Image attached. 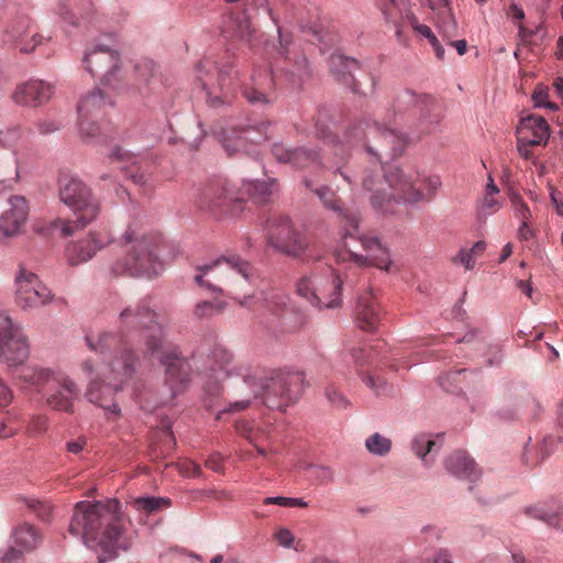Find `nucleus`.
<instances>
[{
	"instance_id": "obj_1",
	"label": "nucleus",
	"mask_w": 563,
	"mask_h": 563,
	"mask_svg": "<svg viewBox=\"0 0 563 563\" xmlns=\"http://www.w3.org/2000/svg\"><path fill=\"white\" fill-rule=\"evenodd\" d=\"M69 531L81 536L85 544L98 552L99 563L115 558L122 545L120 538L123 533L119 500L78 503Z\"/></svg>"
},
{
	"instance_id": "obj_2",
	"label": "nucleus",
	"mask_w": 563,
	"mask_h": 563,
	"mask_svg": "<svg viewBox=\"0 0 563 563\" xmlns=\"http://www.w3.org/2000/svg\"><path fill=\"white\" fill-rule=\"evenodd\" d=\"M157 314L145 303L130 306L120 313V324L128 331L143 329L147 353L155 356L164 366L165 382L173 396L184 391L190 383V364L179 357L175 349L165 340L164 331L156 320Z\"/></svg>"
},
{
	"instance_id": "obj_3",
	"label": "nucleus",
	"mask_w": 563,
	"mask_h": 563,
	"mask_svg": "<svg viewBox=\"0 0 563 563\" xmlns=\"http://www.w3.org/2000/svg\"><path fill=\"white\" fill-rule=\"evenodd\" d=\"M86 341L90 350L95 352L114 353L108 365L109 378L112 382L104 384L100 378L92 379L87 388L86 397L91 404L103 408L114 417H119L120 408L114 400V395L133 376L137 358L122 335L103 332L98 335H87Z\"/></svg>"
},
{
	"instance_id": "obj_4",
	"label": "nucleus",
	"mask_w": 563,
	"mask_h": 563,
	"mask_svg": "<svg viewBox=\"0 0 563 563\" xmlns=\"http://www.w3.org/2000/svg\"><path fill=\"white\" fill-rule=\"evenodd\" d=\"M418 175L406 173L399 167H390L385 170V183L388 190H376L369 201L373 209L382 214H395L401 205H415L423 200L432 199L442 185L440 176L427 177V192L416 188Z\"/></svg>"
},
{
	"instance_id": "obj_5",
	"label": "nucleus",
	"mask_w": 563,
	"mask_h": 563,
	"mask_svg": "<svg viewBox=\"0 0 563 563\" xmlns=\"http://www.w3.org/2000/svg\"><path fill=\"white\" fill-rule=\"evenodd\" d=\"M434 110L435 102L429 108L419 111L420 117L418 128L416 131L411 132L396 131L395 129L380 125L377 122H374L373 124L367 123V132L365 133L366 142L364 143L366 152L373 156L374 161H380L378 153L375 152L374 147L368 143L369 140L378 139L380 146L389 150L388 156L390 158L399 156L408 144L417 142L423 135L431 134L439 129L443 117L441 113L434 112Z\"/></svg>"
},
{
	"instance_id": "obj_6",
	"label": "nucleus",
	"mask_w": 563,
	"mask_h": 563,
	"mask_svg": "<svg viewBox=\"0 0 563 563\" xmlns=\"http://www.w3.org/2000/svg\"><path fill=\"white\" fill-rule=\"evenodd\" d=\"M58 196L73 210L75 217L74 220H59L64 235H71L76 230L84 229L100 213L98 198L77 176L67 173L59 175Z\"/></svg>"
},
{
	"instance_id": "obj_7",
	"label": "nucleus",
	"mask_w": 563,
	"mask_h": 563,
	"mask_svg": "<svg viewBox=\"0 0 563 563\" xmlns=\"http://www.w3.org/2000/svg\"><path fill=\"white\" fill-rule=\"evenodd\" d=\"M303 389L302 373L277 369L265 378L261 397L268 408L285 410L301 397Z\"/></svg>"
},
{
	"instance_id": "obj_8",
	"label": "nucleus",
	"mask_w": 563,
	"mask_h": 563,
	"mask_svg": "<svg viewBox=\"0 0 563 563\" xmlns=\"http://www.w3.org/2000/svg\"><path fill=\"white\" fill-rule=\"evenodd\" d=\"M342 278L340 271H332L331 276L311 273L302 276L296 285L297 294L319 309L336 308L341 305Z\"/></svg>"
},
{
	"instance_id": "obj_9",
	"label": "nucleus",
	"mask_w": 563,
	"mask_h": 563,
	"mask_svg": "<svg viewBox=\"0 0 563 563\" xmlns=\"http://www.w3.org/2000/svg\"><path fill=\"white\" fill-rule=\"evenodd\" d=\"M84 64L93 77H100L103 86L114 91L122 87L123 69L117 49L99 43L92 44L85 54Z\"/></svg>"
},
{
	"instance_id": "obj_10",
	"label": "nucleus",
	"mask_w": 563,
	"mask_h": 563,
	"mask_svg": "<svg viewBox=\"0 0 563 563\" xmlns=\"http://www.w3.org/2000/svg\"><path fill=\"white\" fill-rule=\"evenodd\" d=\"M200 272L195 280L200 286H206L213 291H222L216 283L234 284L240 276L249 279L252 276V266L239 256L221 257L211 264L198 267Z\"/></svg>"
},
{
	"instance_id": "obj_11",
	"label": "nucleus",
	"mask_w": 563,
	"mask_h": 563,
	"mask_svg": "<svg viewBox=\"0 0 563 563\" xmlns=\"http://www.w3.org/2000/svg\"><path fill=\"white\" fill-rule=\"evenodd\" d=\"M199 80L207 95V103L212 108L229 104L235 98L234 76L231 70H218L211 60L198 65Z\"/></svg>"
},
{
	"instance_id": "obj_12",
	"label": "nucleus",
	"mask_w": 563,
	"mask_h": 563,
	"mask_svg": "<svg viewBox=\"0 0 563 563\" xmlns=\"http://www.w3.org/2000/svg\"><path fill=\"white\" fill-rule=\"evenodd\" d=\"M242 192L225 178H214L203 184L197 191L195 205L214 214L233 212L230 207L243 201Z\"/></svg>"
},
{
	"instance_id": "obj_13",
	"label": "nucleus",
	"mask_w": 563,
	"mask_h": 563,
	"mask_svg": "<svg viewBox=\"0 0 563 563\" xmlns=\"http://www.w3.org/2000/svg\"><path fill=\"white\" fill-rule=\"evenodd\" d=\"M30 355L26 336L9 316L0 312V360L9 367L23 364Z\"/></svg>"
},
{
	"instance_id": "obj_14",
	"label": "nucleus",
	"mask_w": 563,
	"mask_h": 563,
	"mask_svg": "<svg viewBox=\"0 0 563 563\" xmlns=\"http://www.w3.org/2000/svg\"><path fill=\"white\" fill-rule=\"evenodd\" d=\"M112 106V98L106 96L100 88H95L82 96L77 107L81 135L85 137L99 135L98 120L102 119L106 110Z\"/></svg>"
},
{
	"instance_id": "obj_15",
	"label": "nucleus",
	"mask_w": 563,
	"mask_h": 563,
	"mask_svg": "<svg viewBox=\"0 0 563 563\" xmlns=\"http://www.w3.org/2000/svg\"><path fill=\"white\" fill-rule=\"evenodd\" d=\"M267 241L279 252L300 256L308 246L307 238L297 231L287 217H276L267 224Z\"/></svg>"
},
{
	"instance_id": "obj_16",
	"label": "nucleus",
	"mask_w": 563,
	"mask_h": 563,
	"mask_svg": "<svg viewBox=\"0 0 563 563\" xmlns=\"http://www.w3.org/2000/svg\"><path fill=\"white\" fill-rule=\"evenodd\" d=\"M15 285V302L23 310L38 308L53 299L47 286L34 273L24 268L16 275Z\"/></svg>"
},
{
	"instance_id": "obj_17",
	"label": "nucleus",
	"mask_w": 563,
	"mask_h": 563,
	"mask_svg": "<svg viewBox=\"0 0 563 563\" xmlns=\"http://www.w3.org/2000/svg\"><path fill=\"white\" fill-rule=\"evenodd\" d=\"M316 195L322 200L325 208L333 210L342 223V241L334 249L333 256L338 265L351 266L352 251L346 247L345 239L350 235V219L347 210L343 209L341 200L328 187L314 189Z\"/></svg>"
},
{
	"instance_id": "obj_18",
	"label": "nucleus",
	"mask_w": 563,
	"mask_h": 563,
	"mask_svg": "<svg viewBox=\"0 0 563 563\" xmlns=\"http://www.w3.org/2000/svg\"><path fill=\"white\" fill-rule=\"evenodd\" d=\"M114 241L109 229L91 231L88 235L66 247V257L70 265L76 266L91 260L97 252Z\"/></svg>"
},
{
	"instance_id": "obj_19",
	"label": "nucleus",
	"mask_w": 563,
	"mask_h": 563,
	"mask_svg": "<svg viewBox=\"0 0 563 563\" xmlns=\"http://www.w3.org/2000/svg\"><path fill=\"white\" fill-rule=\"evenodd\" d=\"M356 230V224L354 223V231ZM354 240H356L363 251L364 254L354 253V265L357 266H373L380 271L389 272L393 260L389 254L387 247H385L380 240L375 235L369 234H358L354 233Z\"/></svg>"
},
{
	"instance_id": "obj_20",
	"label": "nucleus",
	"mask_w": 563,
	"mask_h": 563,
	"mask_svg": "<svg viewBox=\"0 0 563 563\" xmlns=\"http://www.w3.org/2000/svg\"><path fill=\"white\" fill-rule=\"evenodd\" d=\"M269 123H261L258 126H245L240 130L231 128L221 133L220 141L229 155L241 152L247 153L249 143L258 144L268 139Z\"/></svg>"
},
{
	"instance_id": "obj_21",
	"label": "nucleus",
	"mask_w": 563,
	"mask_h": 563,
	"mask_svg": "<svg viewBox=\"0 0 563 563\" xmlns=\"http://www.w3.org/2000/svg\"><path fill=\"white\" fill-rule=\"evenodd\" d=\"M13 547L2 559V563H24V553L35 551L43 541L41 531L33 525L22 522L12 531Z\"/></svg>"
},
{
	"instance_id": "obj_22",
	"label": "nucleus",
	"mask_w": 563,
	"mask_h": 563,
	"mask_svg": "<svg viewBox=\"0 0 563 563\" xmlns=\"http://www.w3.org/2000/svg\"><path fill=\"white\" fill-rule=\"evenodd\" d=\"M234 299L239 306L257 313L258 317H265L266 313L277 316L287 303L286 295L278 289L261 290L250 296Z\"/></svg>"
},
{
	"instance_id": "obj_23",
	"label": "nucleus",
	"mask_w": 563,
	"mask_h": 563,
	"mask_svg": "<svg viewBox=\"0 0 563 563\" xmlns=\"http://www.w3.org/2000/svg\"><path fill=\"white\" fill-rule=\"evenodd\" d=\"M379 9L386 24L395 32L397 41L405 45L407 37L404 27L410 25L415 19L409 0H380Z\"/></svg>"
},
{
	"instance_id": "obj_24",
	"label": "nucleus",
	"mask_w": 563,
	"mask_h": 563,
	"mask_svg": "<svg viewBox=\"0 0 563 563\" xmlns=\"http://www.w3.org/2000/svg\"><path fill=\"white\" fill-rule=\"evenodd\" d=\"M122 87L117 92L125 89H136L143 97H147L158 85L156 66L151 59H142L135 64L133 71L126 75L121 74Z\"/></svg>"
},
{
	"instance_id": "obj_25",
	"label": "nucleus",
	"mask_w": 563,
	"mask_h": 563,
	"mask_svg": "<svg viewBox=\"0 0 563 563\" xmlns=\"http://www.w3.org/2000/svg\"><path fill=\"white\" fill-rule=\"evenodd\" d=\"M268 14L273 22L278 25V16L273 8H268ZM279 36L278 54L284 58L287 64V71L295 76L301 77L308 73V62L301 49L292 46L291 35L283 33L282 29L277 26Z\"/></svg>"
},
{
	"instance_id": "obj_26",
	"label": "nucleus",
	"mask_w": 563,
	"mask_h": 563,
	"mask_svg": "<svg viewBox=\"0 0 563 563\" xmlns=\"http://www.w3.org/2000/svg\"><path fill=\"white\" fill-rule=\"evenodd\" d=\"M113 156L122 162L121 169L134 184L144 186L151 179L154 170V161L147 155H134L121 148L113 152Z\"/></svg>"
},
{
	"instance_id": "obj_27",
	"label": "nucleus",
	"mask_w": 563,
	"mask_h": 563,
	"mask_svg": "<svg viewBox=\"0 0 563 563\" xmlns=\"http://www.w3.org/2000/svg\"><path fill=\"white\" fill-rule=\"evenodd\" d=\"M10 209L0 216V242L18 235L25 223L29 207L24 197L12 196L9 199Z\"/></svg>"
},
{
	"instance_id": "obj_28",
	"label": "nucleus",
	"mask_w": 563,
	"mask_h": 563,
	"mask_svg": "<svg viewBox=\"0 0 563 563\" xmlns=\"http://www.w3.org/2000/svg\"><path fill=\"white\" fill-rule=\"evenodd\" d=\"M162 268V264L157 262L153 250H150L143 241H140L128 255V263L122 272H128L131 275L144 274L152 277L157 275Z\"/></svg>"
},
{
	"instance_id": "obj_29",
	"label": "nucleus",
	"mask_w": 563,
	"mask_h": 563,
	"mask_svg": "<svg viewBox=\"0 0 563 563\" xmlns=\"http://www.w3.org/2000/svg\"><path fill=\"white\" fill-rule=\"evenodd\" d=\"M56 390L45 397V404L53 410L66 413L74 412V400L79 395V388L68 376L62 375L55 383Z\"/></svg>"
},
{
	"instance_id": "obj_30",
	"label": "nucleus",
	"mask_w": 563,
	"mask_h": 563,
	"mask_svg": "<svg viewBox=\"0 0 563 563\" xmlns=\"http://www.w3.org/2000/svg\"><path fill=\"white\" fill-rule=\"evenodd\" d=\"M434 103V98L411 88H402L395 92L391 110L396 117H404L412 110L422 111Z\"/></svg>"
},
{
	"instance_id": "obj_31",
	"label": "nucleus",
	"mask_w": 563,
	"mask_h": 563,
	"mask_svg": "<svg viewBox=\"0 0 563 563\" xmlns=\"http://www.w3.org/2000/svg\"><path fill=\"white\" fill-rule=\"evenodd\" d=\"M54 93V86L43 80H30L16 87L12 98L16 104L38 106L47 102Z\"/></svg>"
},
{
	"instance_id": "obj_32",
	"label": "nucleus",
	"mask_w": 563,
	"mask_h": 563,
	"mask_svg": "<svg viewBox=\"0 0 563 563\" xmlns=\"http://www.w3.org/2000/svg\"><path fill=\"white\" fill-rule=\"evenodd\" d=\"M550 126L547 120L538 114L522 117L516 129V139H527L537 145L545 146L550 139Z\"/></svg>"
},
{
	"instance_id": "obj_33",
	"label": "nucleus",
	"mask_w": 563,
	"mask_h": 563,
	"mask_svg": "<svg viewBox=\"0 0 563 563\" xmlns=\"http://www.w3.org/2000/svg\"><path fill=\"white\" fill-rule=\"evenodd\" d=\"M273 89V76L267 71H263L252 76V85L244 86L242 88V95L254 106H265L272 103L274 100Z\"/></svg>"
},
{
	"instance_id": "obj_34",
	"label": "nucleus",
	"mask_w": 563,
	"mask_h": 563,
	"mask_svg": "<svg viewBox=\"0 0 563 563\" xmlns=\"http://www.w3.org/2000/svg\"><path fill=\"white\" fill-rule=\"evenodd\" d=\"M445 470L454 477L474 483L482 477L475 461L464 451H456L444 461Z\"/></svg>"
},
{
	"instance_id": "obj_35",
	"label": "nucleus",
	"mask_w": 563,
	"mask_h": 563,
	"mask_svg": "<svg viewBox=\"0 0 563 563\" xmlns=\"http://www.w3.org/2000/svg\"><path fill=\"white\" fill-rule=\"evenodd\" d=\"M378 322V305L371 291L358 297L354 307V323L366 332L376 330Z\"/></svg>"
},
{
	"instance_id": "obj_36",
	"label": "nucleus",
	"mask_w": 563,
	"mask_h": 563,
	"mask_svg": "<svg viewBox=\"0 0 563 563\" xmlns=\"http://www.w3.org/2000/svg\"><path fill=\"white\" fill-rule=\"evenodd\" d=\"M273 156L284 164H290L294 167L303 168L317 162L319 155L314 150L307 147L290 148L284 144H274L272 147Z\"/></svg>"
},
{
	"instance_id": "obj_37",
	"label": "nucleus",
	"mask_w": 563,
	"mask_h": 563,
	"mask_svg": "<svg viewBox=\"0 0 563 563\" xmlns=\"http://www.w3.org/2000/svg\"><path fill=\"white\" fill-rule=\"evenodd\" d=\"M60 376V374L46 367L26 366L21 369L18 379L34 388L37 393H43L46 388L55 386Z\"/></svg>"
},
{
	"instance_id": "obj_38",
	"label": "nucleus",
	"mask_w": 563,
	"mask_h": 563,
	"mask_svg": "<svg viewBox=\"0 0 563 563\" xmlns=\"http://www.w3.org/2000/svg\"><path fill=\"white\" fill-rule=\"evenodd\" d=\"M213 364L210 366V373L217 378H228L232 374L246 376L243 373V366L234 363L233 354L223 346H216L211 352Z\"/></svg>"
},
{
	"instance_id": "obj_39",
	"label": "nucleus",
	"mask_w": 563,
	"mask_h": 563,
	"mask_svg": "<svg viewBox=\"0 0 563 563\" xmlns=\"http://www.w3.org/2000/svg\"><path fill=\"white\" fill-rule=\"evenodd\" d=\"M243 187L249 197L256 203H266L278 190V183L275 178H269L267 181H247Z\"/></svg>"
},
{
	"instance_id": "obj_40",
	"label": "nucleus",
	"mask_w": 563,
	"mask_h": 563,
	"mask_svg": "<svg viewBox=\"0 0 563 563\" xmlns=\"http://www.w3.org/2000/svg\"><path fill=\"white\" fill-rule=\"evenodd\" d=\"M554 438L551 435H548L543 438L541 444L538 449L531 446V438H529L527 444L525 445L523 452H522V461L528 466H534L541 463L547 456L550 455L551 450L554 445Z\"/></svg>"
},
{
	"instance_id": "obj_41",
	"label": "nucleus",
	"mask_w": 563,
	"mask_h": 563,
	"mask_svg": "<svg viewBox=\"0 0 563 563\" xmlns=\"http://www.w3.org/2000/svg\"><path fill=\"white\" fill-rule=\"evenodd\" d=\"M442 445V435L438 434L435 438H431L428 434H420L412 440L411 446L417 456H419L423 463L429 464L428 455L437 453Z\"/></svg>"
},
{
	"instance_id": "obj_42",
	"label": "nucleus",
	"mask_w": 563,
	"mask_h": 563,
	"mask_svg": "<svg viewBox=\"0 0 563 563\" xmlns=\"http://www.w3.org/2000/svg\"><path fill=\"white\" fill-rule=\"evenodd\" d=\"M227 308V302L222 300H202L194 309V317L198 320H206L221 314Z\"/></svg>"
},
{
	"instance_id": "obj_43",
	"label": "nucleus",
	"mask_w": 563,
	"mask_h": 563,
	"mask_svg": "<svg viewBox=\"0 0 563 563\" xmlns=\"http://www.w3.org/2000/svg\"><path fill=\"white\" fill-rule=\"evenodd\" d=\"M13 36L16 41L20 52L22 53L33 52L42 40V36L35 33L34 30H32L29 25L23 31L13 29Z\"/></svg>"
},
{
	"instance_id": "obj_44",
	"label": "nucleus",
	"mask_w": 563,
	"mask_h": 563,
	"mask_svg": "<svg viewBox=\"0 0 563 563\" xmlns=\"http://www.w3.org/2000/svg\"><path fill=\"white\" fill-rule=\"evenodd\" d=\"M18 177L16 161L12 153L3 152L0 154V187L5 188L7 183L15 180Z\"/></svg>"
},
{
	"instance_id": "obj_45",
	"label": "nucleus",
	"mask_w": 563,
	"mask_h": 563,
	"mask_svg": "<svg viewBox=\"0 0 563 563\" xmlns=\"http://www.w3.org/2000/svg\"><path fill=\"white\" fill-rule=\"evenodd\" d=\"M329 67L331 74L339 81H346L349 79L351 68V62L349 57L339 52H335L330 57Z\"/></svg>"
},
{
	"instance_id": "obj_46",
	"label": "nucleus",
	"mask_w": 563,
	"mask_h": 563,
	"mask_svg": "<svg viewBox=\"0 0 563 563\" xmlns=\"http://www.w3.org/2000/svg\"><path fill=\"white\" fill-rule=\"evenodd\" d=\"M132 506L140 511L152 514L163 507L169 506V499L162 497H137L131 501Z\"/></svg>"
},
{
	"instance_id": "obj_47",
	"label": "nucleus",
	"mask_w": 563,
	"mask_h": 563,
	"mask_svg": "<svg viewBox=\"0 0 563 563\" xmlns=\"http://www.w3.org/2000/svg\"><path fill=\"white\" fill-rule=\"evenodd\" d=\"M365 446L371 454L385 456L390 452L391 441L376 432L366 439Z\"/></svg>"
},
{
	"instance_id": "obj_48",
	"label": "nucleus",
	"mask_w": 563,
	"mask_h": 563,
	"mask_svg": "<svg viewBox=\"0 0 563 563\" xmlns=\"http://www.w3.org/2000/svg\"><path fill=\"white\" fill-rule=\"evenodd\" d=\"M438 29L445 40L452 38L456 34L457 23L451 12V9L438 11Z\"/></svg>"
},
{
	"instance_id": "obj_49",
	"label": "nucleus",
	"mask_w": 563,
	"mask_h": 563,
	"mask_svg": "<svg viewBox=\"0 0 563 563\" xmlns=\"http://www.w3.org/2000/svg\"><path fill=\"white\" fill-rule=\"evenodd\" d=\"M466 373L467 369L465 368L446 373L439 377V384L448 393H459L461 390L459 386L461 384V377L466 375Z\"/></svg>"
},
{
	"instance_id": "obj_50",
	"label": "nucleus",
	"mask_w": 563,
	"mask_h": 563,
	"mask_svg": "<svg viewBox=\"0 0 563 563\" xmlns=\"http://www.w3.org/2000/svg\"><path fill=\"white\" fill-rule=\"evenodd\" d=\"M49 419L44 413L33 415L25 427V431L30 437H41L48 429Z\"/></svg>"
},
{
	"instance_id": "obj_51",
	"label": "nucleus",
	"mask_w": 563,
	"mask_h": 563,
	"mask_svg": "<svg viewBox=\"0 0 563 563\" xmlns=\"http://www.w3.org/2000/svg\"><path fill=\"white\" fill-rule=\"evenodd\" d=\"M13 399V391L0 376V408H4L11 404ZM14 433L13 430H7L5 423L0 421V438H7Z\"/></svg>"
},
{
	"instance_id": "obj_52",
	"label": "nucleus",
	"mask_w": 563,
	"mask_h": 563,
	"mask_svg": "<svg viewBox=\"0 0 563 563\" xmlns=\"http://www.w3.org/2000/svg\"><path fill=\"white\" fill-rule=\"evenodd\" d=\"M525 512L529 517L540 520L550 526L552 520L555 519L556 509H550L545 505H537L532 507H527Z\"/></svg>"
},
{
	"instance_id": "obj_53",
	"label": "nucleus",
	"mask_w": 563,
	"mask_h": 563,
	"mask_svg": "<svg viewBox=\"0 0 563 563\" xmlns=\"http://www.w3.org/2000/svg\"><path fill=\"white\" fill-rule=\"evenodd\" d=\"M516 148L520 157L526 161H531L534 165H537L538 159L531 150L533 146H538L537 144L533 143L534 141H528L527 139L523 137L516 139Z\"/></svg>"
},
{
	"instance_id": "obj_54",
	"label": "nucleus",
	"mask_w": 563,
	"mask_h": 563,
	"mask_svg": "<svg viewBox=\"0 0 563 563\" xmlns=\"http://www.w3.org/2000/svg\"><path fill=\"white\" fill-rule=\"evenodd\" d=\"M264 505H278L282 507H300L306 508L308 504L301 498H290V497H266L263 500Z\"/></svg>"
},
{
	"instance_id": "obj_55",
	"label": "nucleus",
	"mask_w": 563,
	"mask_h": 563,
	"mask_svg": "<svg viewBox=\"0 0 563 563\" xmlns=\"http://www.w3.org/2000/svg\"><path fill=\"white\" fill-rule=\"evenodd\" d=\"M224 378H217L210 373V378L208 382H206L203 386L205 394L209 396L210 398H218L222 395L223 387L220 384V380H223Z\"/></svg>"
},
{
	"instance_id": "obj_56",
	"label": "nucleus",
	"mask_w": 563,
	"mask_h": 563,
	"mask_svg": "<svg viewBox=\"0 0 563 563\" xmlns=\"http://www.w3.org/2000/svg\"><path fill=\"white\" fill-rule=\"evenodd\" d=\"M26 505L30 509L35 511L42 520H48L51 516V506L36 499H26Z\"/></svg>"
},
{
	"instance_id": "obj_57",
	"label": "nucleus",
	"mask_w": 563,
	"mask_h": 563,
	"mask_svg": "<svg viewBox=\"0 0 563 563\" xmlns=\"http://www.w3.org/2000/svg\"><path fill=\"white\" fill-rule=\"evenodd\" d=\"M253 438L255 440L249 441V443L255 446V449H256V451H257V453L260 455L266 456L267 455V451L264 448L261 446V443L268 439L267 430L263 429V428H255L254 432H253Z\"/></svg>"
},
{
	"instance_id": "obj_58",
	"label": "nucleus",
	"mask_w": 563,
	"mask_h": 563,
	"mask_svg": "<svg viewBox=\"0 0 563 563\" xmlns=\"http://www.w3.org/2000/svg\"><path fill=\"white\" fill-rule=\"evenodd\" d=\"M327 397L332 406H334L339 409L347 408L349 400L336 388H333V387L328 388Z\"/></svg>"
},
{
	"instance_id": "obj_59",
	"label": "nucleus",
	"mask_w": 563,
	"mask_h": 563,
	"mask_svg": "<svg viewBox=\"0 0 563 563\" xmlns=\"http://www.w3.org/2000/svg\"><path fill=\"white\" fill-rule=\"evenodd\" d=\"M179 473L186 477H195L201 474V467L199 464L185 460L178 464Z\"/></svg>"
},
{
	"instance_id": "obj_60",
	"label": "nucleus",
	"mask_w": 563,
	"mask_h": 563,
	"mask_svg": "<svg viewBox=\"0 0 563 563\" xmlns=\"http://www.w3.org/2000/svg\"><path fill=\"white\" fill-rule=\"evenodd\" d=\"M532 101L534 108H542L543 103L549 98V88L545 85L539 84L532 92Z\"/></svg>"
},
{
	"instance_id": "obj_61",
	"label": "nucleus",
	"mask_w": 563,
	"mask_h": 563,
	"mask_svg": "<svg viewBox=\"0 0 563 563\" xmlns=\"http://www.w3.org/2000/svg\"><path fill=\"white\" fill-rule=\"evenodd\" d=\"M410 26L412 27V30L419 34H421L422 36L427 37L429 40V43L432 44L433 42H435L438 38L437 36L434 35V33L432 32V30L426 25V24H420L418 22V19L417 16H415L413 21L411 22Z\"/></svg>"
},
{
	"instance_id": "obj_62",
	"label": "nucleus",
	"mask_w": 563,
	"mask_h": 563,
	"mask_svg": "<svg viewBox=\"0 0 563 563\" xmlns=\"http://www.w3.org/2000/svg\"><path fill=\"white\" fill-rule=\"evenodd\" d=\"M235 429H236V432L243 437L244 439H246L247 441H253L255 440L253 438V432H254V426L252 422L250 421H246V420H240L235 423Z\"/></svg>"
},
{
	"instance_id": "obj_63",
	"label": "nucleus",
	"mask_w": 563,
	"mask_h": 563,
	"mask_svg": "<svg viewBox=\"0 0 563 563\" xmlns=\"http://www.w3.org/2000/svg\"><path fill=\"white\" fill-rule=\"evenodd\" d=\"M456 258L466 269H472L475 265L474 255L470 249H461Z\"/></svg>"
},
{
	"instance_id": "obj_64",
	"label": "nucleus",
	"mask_w": 563,
	"mask_h": 563,
	"mask_svg": "<svg viewBox=\"0 0 563 563\" xmlns=\"http://www.w3.org/2000/svg\"><path fill=\"white\" fill-rule=\"evenodd\" d=\"M548 188L556 213L563 218V200L560 198V192L550 183L548 184Z\"/></svg>"
}]
</instances>
